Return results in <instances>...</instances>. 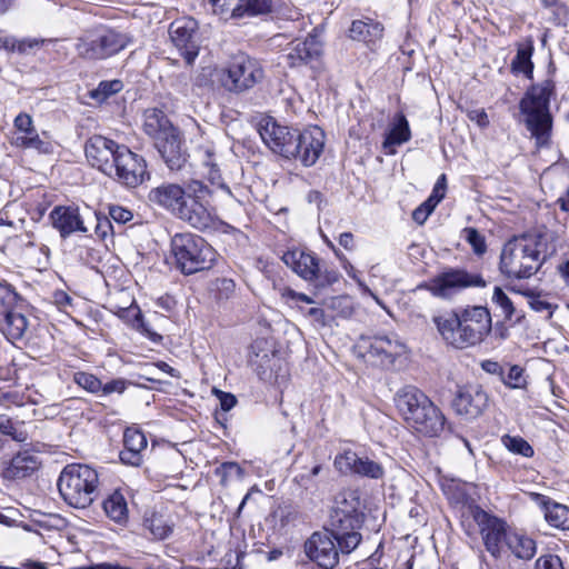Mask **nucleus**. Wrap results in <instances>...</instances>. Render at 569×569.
<instances>
[{
  "instance_id": "f257e3e1",
  "label": "nucleus",
  "mask_w": 569,
  "mask_h": 569,
  "mask_svg": "<svg viewBox=\"0 0 569 569\" xmlns=\"http://www.w3.org/2000/svg\"><path fill=\"white\" fill-rule=\"evenodd\" d=\"M212 190L201 180L192 179L184 187L178 183H162L148 193L150 203L168 210L191 227L206 230L213 219L209 210Z\"/></svg>"
},
{
  "instance_id": "f03ea898",
  "label": "nucleus",
  "mask_w": 569,
  "mask_h": 569,
  "mask_svg": "<svg viewBox=\"0 0 569 569\" xmlns=\"http://www.w3.org/2000/svg\"><path fill=\"white\" fill-rule=\"evenodd\" d=\"M258 132L272 152L298 160L305 167L313 166L325 148V132L317 126L301 131L269 117L259 122Z\"/></svg>"
},
{
  "instance_id": "7ed1b4c3",
  "label": "nucleus",
  "mask_w": 569,
  "mask_h": 569,
  "mask_svg": "<svg viewBox=\"0 0 569 569\" xmlns=\"http://www.w3.org/2000/svg\"><path fill=\"white\" fill-rule=\"evenodd\" d=\"M432 320L442 340L460 350L481 343L492 329L490 311L482 306L446 312Z\"/></svg>"
},
{
  "instance_id": "20e7f679",
  "label": "nucleus",
  "mask_w": 569,
  "mask_h": 569,
  "mask_svg": "<svg viewBox=\"0 0 569 569\" xmlns=\"http://www.w3.org/2000/svg\"><path fill=\"white\" fill-rule=\"evenodd\" d=\"M542 233H523L508 240L500 254V270L508 278L528 279L536 274L552 254Z\"/></svg>"
},
{
  "instance_id": "39448f33",
  "label": "nucleus",
  "mask_w": 569,
  "mask_h": 569,
  "mask_svg": "<svg viewBox=\"0 0 569 569\" xmlns=\"http://www.w3.org/2000/svg\"><path fill=\"white\" fill-rule=\"evenodd\" d=\"M396 408L415 432L423 437H439L446 427V417L431 399L415 386L400 388L393 398Z\"/></svg>"
},
{
  "instance_id": "423d86ee",
  "label": "nucleus",
  "mask_w": 569,
  "mask_h": 569,
  "mask_svg": "<svg viewBox=\"0 0 569 569\" xmlns=\"http://www.w3.org/2000/svg\"><path fill=\"white\" fill-rule=\"evenodd\" d=\"M144 132L153 139V143L170 170H180L187 162L181 132L176 128L163 111L149 109L144 112Z\"/></svg>"
},
{
  "instance_id": "0eeeda50",
  "label": "nucleus",
  "mask_w": 569,
  "mask_h": 569,
  "mask_svg": "<svg viewBox=\"0 0 569 569\" xmlns=\"http://www.w3.org/2000/svg\"><path fill=\"white\" fill-rule=\"evenodd\" d=\"M553 92V81L546 79L531 86L519 102L523 122L538 146L547 142L551 131L552 118L549 112V102Z\"/></svg>"
},
{
  "instance_id": "6e6552de",
  "label": "nucleus",
  "mask_w": 569,
  "mask_h": 569,
  "mask_svg": "<svg viewBox=\"0 0 569 569\" xmlns=\"http://www.w3.org/2000/svg\"><path fill=\"white\" fill-rule=\"evenodd\" d=\"M170 248L177 270L184 276L210 270L218 257L212 246L191 232L176 233Z\"/></svg>"
},
{
  "instance_id": "1a4fd4ad",
  "label": "nucleus",
  "mask_w": 569,
  "mask_h": 569,
  "mask_svg": "<svg viewBox=\"0 0 569 569\" xmlns=\"http://www.w3.org/2000/svg\"><path fill=\"white\" fill-rule=\"evenodd\" d=\"M98 486L97 470L83 463L67 465L57 481L61 498L78 509H84L94 501Z\"/></svg>"
},
{
  "instance_id": "9d476101",
  "label": "nucleus",
  "mask_w": 569,
  "mask_h": 569,
  "mask_svg": "<svg viewBox=\"0 0 569 569\" xmlns=\"http://www.w3.org/2000/svg\"><path fill=\"white\" fill-rule=\"evenodd\" d=\"M130 42L127 34L113 29H99L78 39L76 50L87 60H102L123 50Z\"/></svg>"
},
{
  "instance_id": "9b49d317",
  "label": "nucleus",
  "mask_w": 569,
  "mask_h": 569,
  "mask_svg": "<svg viewBox=\"0 0 569 569\" xmlns=\"http://www.w3.org/2000/svg\"><path fill=\"white\" fill-rule=\"evenodd\" d=\"M470 287H486L485 279L479 273H470L465 269L450 268L429 282H422L413 289L417 295L421 290L429 291L432 296L441 299H450L461 290Z\"/></svg>"
},
{
  "instance_id": "f8f14e48",
  "label": "nucleus",
  "mask_w": 569,
  "mask_h": 569,
  "mask_svg": "<svg viewBox=\"0 0 569 569\" xmlns=\"http://www.w3.org/2000/svg\"><path fill=\"white\" fill-rule=\"evenodd\" d=\"M263 78V70L258 60L244 53L234 56L227 69L224 87L234 92L252 88Z\"/></svg>"
},
{
  "instance_id": "ddd939ff",
  "label": "nucleus",
  "mask_w": 569,
  "mask_h": 569,
  "mask_svg": "<svg viewBox=\"0 0 569 569\" xmlns=\"http://www.w3.org/2000/svg\"><path fill=\"white\" fill-rule=\"evenodd\" d=\"M472 518L479 527L487 551L495 558L500 557L502 543L507 545L511 533L507 531L506 522L480 507L472 509Z\"/></svg>"
},
{
  "instance_id": "4468645a",
  "label": "nucleus",
  "mask_w": 569,
  "mask_h": 569,
  "mask_svg": "<svg viewBox=\"0 0 569 569\" xmlns=\"http://www.w3.org/2000/svg\"><path fill=\"white\" fill-rule=\"evenodd\" d=\"M112 177L121 184L134 188L149 179L146 160L123 144L114 158Z\"/></svg>"
},
{
  "instance_id": "2eb2a0df",
  "label": "nucleus",
  "mask_w": 569,
  "mask_h": 569,
  "mask_svg": "<svg viewBox=\"0 0 569 569\" xmlns=\"http://www.w3.org/2000/svg\"><path fill=\"white\" fill-rule=\"evenodd\" d=\"M174 47L180 51L188 66H192L199 54L198 22L192 18L174 20L169 27Z\"/></svg>"
},
{
  "instance_id": "dca6fc26",
  "label": "nucleus",
  "mask_w": 569,
  "mask_h": 569,
  "mask_svg": "<svg viewBox=\"0 0 569 569\" xmlns=\"http://www.w3.org/2000/svg\"><path fill=\"white\" fill-rule=\"evenodd\" d=\"M365 356L381 366H390L406 352V346L397 333L376 335L362 339Z\"/></svg>"
},
{
  "instance_id": "f3484780",
  "label": "nucleus",
  "mask_w": 569,
  "mask_h": 569,
  "mask_svg": "<svg viewBox=\"0 0 569 569\" xmlns=\"http://www.w3.org/2000/svg\"><path fill=\"white\" fill-rule=\"evenodd\" d=\"M212 11L222 19H242L272 11V0H208Z\"/></svg>"
},
{
  "instance_id": "a211bd4d",
  "label": "nucleus",
  "mask_w": 569,
  "mask_h": 569,
  "mask_svg": "<svg viewBox=\"0 0 569 569\" xmlns=\"http://www.w3.org/2000/svg\"><path fill=\"white\" fill-rule=\"evenodd\" d=\"M121 146L106 137L93 136L86 142V158L93 168L112 177L114 158L120 152Z\"/></svg>"
},
{
  "instance_id": "6ab92c4d",
  "label": "nucleus",
  "mask_w": 569,
  "mask_h": 569,
  "mask_svg": "<svg viewBox=\"0 0 569 569\" xmlns=\"http://www.w3.org/2000/svg\"><path fill=\"white\" fill-rule=\"evenodd\" d=\"M329 531H317L305 542L307 557L322 569H333L339 562V552Z\"/></svg>"
},
{
  "instance_id": "aec40b11",
  "label": "nucleus",
  "mask_w": 569,
  "mask_h": 569,
  "mask_svg": "<svg viewBox=\"0 0 569 569\" xmlns=\"http://www.w3.org/2000/svg\"><path fill=\"white\" fill-rule=\"evenodd\" d=\"M488 395L480 387L469 385L459 388L452 401L455 411L467 419H476L480 417L488 407Z\"/></svg>"
},
{
  "instance_id": "412c9836",
  "label": "nucleus",
  "mask_w": 569,
  "mask_h": 569,
  "mask_svg": "<svg viewBox=\"0 0 569 569\" xmlns=\"http://www.w3.org/2000/svg\"><path fill=\"white\" fill-rule=\"evenodd\" d=\"M335 467L343 475H357L376 480L381 479L385 475L380 463L368 457H360L351 450L338 455L335 458Z\"/></svg>"
},
{
  "instance_id": "4be33fe9",
  "label": "nucleus",
  "mask_w": 569,
  "mask_h": 569,
  "mask_svg": "<svg viewBox=\"0 0 569 569\" xmlns=\"http://www.w3.org/2000/svg\"><path fill=\"white\" fill-rule=\"evenodd\" d=\"M284 54V61L290 68H298L317 60L322 52V44L316 36H308L302 41H292Z\"/></svg>"
},
{
  "instance_id": "5701e85b",
  "label": "nucleus",
  "mask_w": 569,
  "mask_h": 569,
  "mask_svg": "<svg viewBox=\"0 0 569 569\" xmlns=\"http://www.w3.org/2000/svg\"><path fill=\"white\" fill-rule=\"evenodd\" d=\"M50 219L63 239L72 233H86L88 231L77 208L56 207L50 212Z\"/></svg>"
},
{
  "instance_id": "b1692460",
  "label": "nucleus",
  "mask_w": 569,
  "mask_h": 569,
  "mask_svg": "<svg viewBox=\"0 0 569 569\" xmlns=\"http://www.w3.org/2000/svg\"><path fill=\"white\" fill-rule=\"evenodd\" d=\"M282 261L307 281L321 278L319 261L310 253L300 250L287 251L282 256Z\"/></svg>"
},
{
  "instance_id": "393cba45",
  "label": "nucleus",
  "mask_w": 569,
  "mask_h": 569,
  "mask_svg": "<svg viewBox=\"0 0 569 569\" xmlns=\"http://www.w3.org/2000/svg\"><path fill=\"white\" fill-rule=\"evenodd\" d=\"M39 457L29 450L14 455L2 470L8 480L23 479L33 475L40 467Z\"/></svg>"
},
{
  "instance_id": "a878e982",
  "label": "nucleus",
  "mask_w": 569,
  "mask_h": 569,
  "mask_svg": "<svg viewBox=\"0 0 569 569\" xmlns=\"http://www.w3.org/2000/svg\"><path fill=\"white\" fill-rule=\"evenodd\" d=\"M536 501L541 507L547 522L561 530H569V508L552 501L549 497L536 493Z\"/></svg>"
},
{
  "instance_id": "bb28decb",
  "label": "nucleus",
  "mask_w": 569,
  "mask_h": 569,
  "mask_svg": "<svg viewBox=\"0 0 569 569\" xmlns=\"http://www.w3.org/2000/svg\"><path fill=\"white\" fill-rule=\"evenodd\" d=\"M411 139L409 122L403 113H397L386 134L382 148L386 154H395L396 146L408 142Z\"/></svg>"
},
{
  "instance_id": "cd10ccee",
  "label": "nucleus",
  "mask_w": 569,
  "mask_h": 569,
  "mask_svg": "<svg viewBox=\"0 0 569 569\" xmlns=\"http://www.w3.org/2000/svg\"><path fill=\"white\" fill-rule=\"evenodd\" d=\"M383 26L372 19L355 20L349 28V37L352 40L373 44L382 38Z\"/></svg>"
},
{
  "instance_id": "c85d7f7f",
  "label": "nucleus",
  "mask_w": 569,
  "mask_h": 569,
  "mask_svg": "<svg viewBox=\"0 0 569 569\" xmlns=\"http://www.w3.org/2000/svg\"><path fill=\"white\" fill-rule=\"evenodd\" d=\"M362 515L356 509L343 510L338 508L331 516L332 530L329 532L332 537H335L338 536V533L359 530L362 526Z\"/></svg>"
},
{
  "instance_id": "c756f323",
  "label": "nucleus",
  "mask_w": 569,
  "mask_h": 569,
  "mask_svg": "<svg viewBox=\"0 0 569 569\" xmlns=\"http://www.w3.org/2000/svg\"><path fill=\"white\" fill-rule=\"evenodd\" d=\"M106 515L117 523H124L128 520V505L124 496L116 490L103 501Z\"/></svg>"
},
{
  "instance_id": "7c9ffc66",
  "label": "nucleus",
  "mask_w": 569,
  "mask_h": 569,
  "mask_svg": "<svg viewBox=\"0 0 569 569\" xmlns=\"http://www.w3.org/2000/svg\"><path fill=\"white\" fill-rule=\"evenodd\" d=\"M519 559L529 560L536 555V542L528 536L511 532L506 545Z\"/></svg>"
},
{
  "instance_id": "2f4dec72",
  "label": "nucleus",
  "mask_w": 569,
  "mask_h": 569,
  "mask_svg": "<svg viewBox=\"0 0 569 569\" xmlns=\"http://www.w3.org/2000/svg\"><path fill=\"white\" fill-rule=\"evenodd\" d=\"M142 526L158 540H163L172 533V523L162 515L153 511L144 513Z\"/></svg>"
},
{
  "instance_id": "473e14b6",
  "label": "nucleus",
  "mask_w": 569,
  "mask_h": 569,
  "mask_svg": "<svg viewBox=\"0 0 569 569\" xmlns=\"http://www.w3.org/2000/svg\"><path fill=\"white\" fill-rule=\"evenodd\" d=\"M533 53V46L531 41L519 44L517 54L511 61V71L515 74L523 73L526 77L531 78L533 72V63L531 57Z\"/></svg>"
},
{
  "instance_id": "72a5a7b5",
  "label": "nucleus",
  "mask_w": 569,
  "mask_h": 569,
  "mask_svg": "<svg viewBox=\"0 0 569 569\" xmlns=\"http://www.w3.org/2000/svg\"><path fill=\"white\" fill-rule=\"evenodd\" d=\"M203 166L208 169L207 178L211 186L217 187L222 190L228 197L233 198V194L227 183L223 182L220 169L214 161V150L212 148H207L204 150Z\"/></svg>"
},
{
  "instance_id": "f704fd0d",
  "label": "nucleus",
  "mask_w": 569,
  "mask_h": 569,
  "mask_svg": "<svg viewBox=\"0 0 569 569\" xmlns=\"http://www.w3.org/2000/svg\"><path fill=\"white\" fill-rule=\"evenodd\" d=\"M28 321L27 318L19 312L8 311L4 315L2 322V331L8 339L17 340L22 338L27 330Z\"/></svg>"
},
{
  "instance_id": "c9c22d12",
  "label": "nucleus",
  "mask_w": 569,
  "mask_h": 569,
  "mask_svg": "<svg viewBox=\"0 0 569 569\" xmlns=\"http://www.w3.org/2000/svg\"><path fill=\"white\" fill-rule=\"evenodd\" d=\"M17 147L31 149L42 154L52 153L54 149L53 143L48 139L44 132L42 136L38 133L32 137L24 138V140H20V142H17Z\"/></svg>"
},
{
  "instance_id": "e433bc0d",
  "label": "nucleus",
  "mask_w": 569,
  "mask_h": 569,
  "mask_svg": "<svg viewBox=\"0 0 569 569\" xmlns=\"http://www.w3.org/2000/svg\"><path fill=\"white\" fill-rule=\"evenodd\" d=\"M123 88L121 80L101 81L96 89L90 92V97L96 101L103 102L112 94L120 92Z\"/></svg>"
},
{
  "instance_id": "4c0bfd02",
  "label": "nucleus",
  "mask_w": 569,
  "mask_h": 569,
  "mask_svg": "<svg viewBox=\"0 0 569 569\" xmlns=\"http://www.w3.org/2000/svg\"><path fill=\"white\" fill-rule=\"evenodd\" d=\"M130 313H132L136 319L137 328L147 338H149L152 342H160L162 340V337L159 333H157L156 331H153L150 328L149 323L143 320L141 311L137 306L120 310V317H124V315H130Z\"/></svg>"
},
{
  "instance_id": "58836bf2",
  "label": "nucleus",
  "mask_w": 569,
  "mask_h": 569,
  "mask_svg": "<svg viewBox=\"0 0 569 569\" xmlns=\"http://www.w3.org/2000/svg\"><path fill=\"white\" fill-rule=\"evenodd\" d=\"M73 382L86 391L98 395L102 389V381L92 373L86 371H77L73 373Z\"/></svg>"
},
{
  "instance_id": "ea45409f",
  "label": "nucleus",
  "mask_w": 569,
  "mask_h": 569,
  "mask_svg": "<svg viewBox=\"0 0 569 569\" xmlns=\"http://www.w3.org/2000/svg\"><path fill=\"white\" fill-rule=\"evenodd\" d=\"M502 442L512 453L521 455L526 458H531L535 453L533 448L522 437L505 436L502 437Z\"/></svg>"
},
{
  "instance_id": "a19ab883",
  "label": "nucleus",
  "mask_w": 569,
  "mask_h": 569,
  "mask_svg": "<svg viewBox=\"0 0 569 569\" xmlns=\"http://www.w3.org/2000/svg\"><path fill=\"white\" fill-rule=\"evenodd\" d=\"M147 438L144 433L138 429L127 428L123 433V446L130 450L142 452L147 448Z\"/></svg>"
},
{
  "instance_id": "79ce46f5",
  "label": "nucleus",
  "mask_w": 569,
  "mask_h": 569,
  "mask_svg": "<svg viewBox=\"0 0 569 569\" xmlns=\"http://www.w3.org/2000/svg\"><path fill=\"white\" fill-rule=\"evenodd\" d=\"M462 233L477 256H482L487 251L486 238L476 228H465Z\"/></svg>"
},
{
  "instance_id": "37998d69",
  "label": "nucleus",
  "mask_w": 569,
  "mask_h": 569,
  "mask_svg": "<svg viewBox=\"0 0 569 569\" xmlns=\"http://www.w3.org/2000/svg\"><path fill=\"white\" fill-rule=\"evenodd\" d=\"M333 539L337 541L339 549L343 553H350L353 551L361 541V535L358 530L350 532H342L335 536Z\"/></svg>"
},
{
  "instance_id": "c03bdc74",
  "label": "nucleus",
  "mask_w": 569,
  "mask_h": 569,
  "mask_svg": "<svg viewBox=\"0 0 569 569\" xmlns=\"http://www.w3.org/2000/svg\"><path fill=\"white\" fill-rule=\"evenodd\" d=\"M492 302L499 308H501L505 319L511 320L515 313V307L510 298L505 293V291L500 287H495Z\"/></svg>"
},
{
  "instance_id": "a18cd8bd",
  "label": "nucleus",
  "mask_w": 569,
  "mask_h": 569,
  "mask_svg": "<svg viewBox=\"0 0 569 569\" xmlns=\"http://www.w3.org/2000/svg\"><path fill=\"white\" fill-rule=\"evenodd\" d=\"M501 381L510 388H521L526 385L523 369L517 365L509 368L508 375L501 378Z\"/></svg>"
},
{
  "instance_id": "49530a36",
  "label": "nucleus",
  "mask_w": 569,
  "mask_h": 569,
  "mask_svg": "<svg viewBox=\"0 0 569 569\" xmlns=\"http://www.w3.org/2000/svg\"><path fill=\"white\" fill-rule=\"evenodd\" d=\"M44 43L43 39L37 38H23L17 39L14 37V47L11 52H18L19 54H29L33 49L39 48Z\"/></svg>"
},
{
  "instance_id": "de8ad7c7",
  "label": "nucleus",
  "mask_w": 569,
  "mask_h": 569,
  "mask_svg": "<svg viewBox=\"0 0 569 569\" xmlns=\"http://www.w3.org/2000/svg\"><path fill=\"white\" fill-rule=\"evenodd\" d=\"M216 475L221 477L222 481H226L228 478L242 477V469L237 462H223L216 469Z\"/></svg>"
},
{
  "instance_id": "09e8293b",
  "label": "nucleus",
  "mask_w": 569,
  "mask_h": 569,
  "mask_svg": "<svg viewBox=\"0 0 569 569\" xmlns=\"http://www.w3.org/2000/svg\"><path fill=\"white\" fill-rule=\"evenodd\" d=\"M214 289L218 292L219 298L229 299L236 289V283L229 278H219L214 281Z\"/></svg>"
},
{
  "instance_id": "8fccbe9b",
  "label": "nucleus",
  "mask_w": 569,
  "mask_h": 569,
  "mask_svg": "<svg viewBox=\"0 0 569 569\" xmlns=\"http://www.w3.org/2000/svg\"><path fill=\"white\" fill-rule=\"evenodd\" d=\"M526 296L529 298V305L532 310L536 312H545L548 311L549 315H552V306L547 300L541 299L540 293H535L532 291H529L526 293Z\"/></svg>"
},
{
  "instance_id": "3c124183",
  "label": "nucleus",
  "mask_w": 569,
  "mask_h": 569,
  "mask_svg": "<svg viewBox=\"0 0 569 569\" xmlns=\"http://www.w3.org/2000/svg\"><path fill=\"white\" fill-rule=\"evenodd\" d=\"M536 569H565L561 559L556 555L540 557L536 562Z\"/></svg>"
},
{
  "instance_id": "603ef678",
  "label": "nucleus",
  "mask_w": 569,
  "mask_h": 569,
  "mask_svg": "<svg viewBox=\"0 0 569 569\" xmlns=\"http://www.w3.org/2000/svg\"><path fill=\"white\" fill-rule=\"evenodd\" d=\"M120 460L124 465L139 467L142 463V455L140 451L130 450L124 447L123 450L120 451Z\"/></svg>"
},
{
  "instance_id": "864d4df0",
  "label": "nucleus",
  "mask_w": 569,
  "mask_h": 569,
  "mask_svg": "<svg viewBox=\"0 0 569 569\" xmlns=\"http://www.w3.org/2000/svg\"><path fill=\"white\" fill-rule=\"evenodd\" d=\"M127 388V381L124 379H113L107 383H102V389L99 396H108L113 392L123 393Z\"/></svg>"
},
{
  "instance_id": "5fc2aeb1",
  "label": "nucleus",
  "mask_w": 569,
  "mask_h": 569,
  "mask_svg": "<svg viewBox=\"0 0 569 569\" xmlns=\"http://www.w3.org/2000/svg\"><path fill=\"white\" fill-rule=\"evenodd\" d=\"M446 189H447V178H446V174L442 173L438 178V180L432 189V193L429 197V202L435 201V203H439L445 198Z\"/></svg>"
},
{
  "instance_id": "6e6d98bb",
  "label": "nucleus",
  "mask_w": 569,
  "mask_h": 569,
  "mask_svg": "<svg viewBox=\"0 0 569 569\" xmlns=\"http://www.w3.org/2000/svg\"><path fill=\"white\" fill-rule=\"evenodd\" d=\"M111 219L120 224H123L132 219V212L120 206H112L109 209Z\"/></svg>"
},
{
  "instance_id": "4d7b16f0",
  "label": "nucleus",
  "mask_w": 569,
  "mask_h": 569,
  "mask_svg": "<svg viewBox=\"0 0 569 569\" xmlns=\"http://www.w3.org/2000/svg\"><path fill=\"white\" fill-rule=\"evenodd\" d=\"M14 128L17 129V133H23L24 131L30 130L33 127V121L31 116L28 113H19L14 121Z\"/></svg>"
},
{
  "instance_id": "13d9d810",
  "label": "nucleus",
  "mask_w": 569,
  "mask_h": 569,
  "mask_svg": "<svg viewBox=\"0 0 569 569\" xmlns=\"http://www.w3.org/2000/svg\"><path fill=\"white\" fill-rule=\"evenodd\" d=\"M480 366L487 373L498 376L500 379L503 377V367L497 361L483 360Z\"/></svg>"
},
{
  "instance_id": "bf43d9fd",
  "label": "nucleus",
  "mask_w": 569,
  "mask_h": 569,
  "mask_svg": "<svg viewBox=\"0 0 569 569\" xmlns=\"http://www.w3.org/2000/svg\"><path fill=\"white\" fill-rule=\"evenodd\" d=\"M111 229H112V224L107 217H104V218L97 217V224L94 228V232L99 238L104 239Z\"/></svg>"
},
{
  "instance_id": "052dcab7",
  "label": "nucleus",
  "mask_w": 569,
  "mask_h": 569,
  "mask_svg": "<svg viewBox=\"0 0 569 569\" xmlns=\"http://www.w3.org/2000/svg\"><path fill=\"white\" fill-rule=\"evenodd\" d=\"M218 397L223 411H229L237 403V398L232 393L218 391Z\"/></svg>"
},
{
  "instance_id": "680f3d73",
  "label": "nucleus",
  "mask_w": 569,
  "mask_h": 569,
  "mask_svg": "<svg viewBox=\"0 0 569 569\" xmlns=\"http://www.w3.org/2000/svg\"><path fill=\"white\" fill-rule=\"evenodd\" d=\"M469 119L475 121L480 128L489 126V118L485 110H472L469 112Z\"/></svg>"
},
{
  "instance_id": "e2e57ef3",
  "label": "nucleus",
  "mask_w": 569,
  "mask_h": 569,
  "mask_svg": "<svg viewBox=\"0 0 569 569\" xmlns=\"http://www.w3.org/2000/svg\"><path fill=\"white\" fill-rule=\"evenodd\" d=\"M306 315L318 326H326V312L322 308H310Z\"/></svg>"
},
{
  "instance_id": "0e129e2a",
  "label": "nucleus",
  "mask_w": 569,
  "mask_h": 569,
  "mask_svg": "<svg viewBox=\"0 0 569 569\" xmlns=\"http://www.w3.org/2000/svg\"><path fill=\"white\" fill-rule=\"evenodd\" d=\"M556 271L560 276L563 283L569 287V259H565L558 263Z\"/></svg>"
},
{
  "instance_id": "69168bd1",
  "label": "nucleus",
  "mask_w": 569,
  "mask_h": 569,
  "mask_svg": "<svg viewBox=\"0 0 569 569\" xmlns=\"http://www.w3.org/2000/svg\"><path fill=\"white\" fill-rule=\"evenodd\" d=\"M14 429L11 418L7 415H0V432L10 436Z\"/></svg>"
},
{
  "instance_id": "338daca9",
  "label": "nucleus",
  "mask_w": 569,
  "mask_h": 569,
  "mask_svg": "<svg viewBox=\"0 0 569 569\" xmlns=\"http://www.w3.org/2000/svg\"><path fill=\"white\" fill-rule=\"evenodd\" d=\"M54 302L57 303V306H59L60 308H64L67 306H71L72 305V298L64 291H57L54 292Z\"/></svg>"
},
{
  "instance_id": "774afa93",
  "label": "nucleus",
  "mask_w": 569,
  "mask_h": 569,
  "mask_svg": "<svg viewBox=\"0 0 569 569\" xmlns=\"http://www.w3.org/2000/svg\"><path fill=\"white\" fill-rule=\"evenodd\" d=\"M0 569H48V568H47L46 563H43V562L26 561V562L21 563V566L18 568L0 566Z\"/></svg>"
}]
</instances>
